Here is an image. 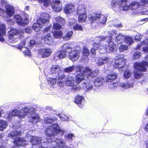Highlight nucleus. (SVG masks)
Listing matches in <instances>:
<instances>
[{"mask_svg":"<svg viewBox=\"0 0 148 148\" xmlns=\"http://www.w3.org/2000/svg\"><path fill=\"white\" fill-rule=\"evenodd\" d=\"M147 40H145L140 43H138L135 48V50H140L141 46L143 45H145L147 44Z\"/></svg>","mask_w":148,"mask_h":148,"instance_id":"nucleus-36","label":"nucleus"},{"mask_svg":"<svg viewBox=\"0 0 148 148\" xmlns=\"http://www.w3.org/2000/svg\"><path fill=\"white\" fill-rule=\"evenodd\" d=\"M131 75V73L128 71H125L123 74L124 77L125 79L129 78Z\"/></svg>","mask_w":148,"mask_h":148,"instance_id":"nucleus-55","label":"nucleus"},{"mask_svg":"<svg viewBox=\"0 0 148 148\" xmlns=\"http://www.w3.org/2000/svg\"><path fill=\"white\" fill-rule=\"evenodd\" d=\"M58 65H53L50 68V72L52 74H56L58 77V83L61 87H63L65 83L63 79L64 78V71Z\"/></svg>","mask_w":148,"mask_h":148,"instance_id":"nucleus-1","label":"nucleus"},{"mask_svg":"<svg viewBox=\"0 0 148 148\" xmlns=\"http://www.w3.org/2000/svg\"><path fill=\"white\" fill-rule=\"evenodd\" d=\"M5 11L7 14L9 16H11L14 13V8L10 5H6L5 6Z\"/></svg>","mask_w":148,"mask_h":148,"instance_id":"nucleus-12","label":"nucleus"},{"mask_svg":"<svg viewBox=\"0 0 148 148\" xmlns=\"http://www.w3.org/2000/svg\"><path fill=\"white\" fill-rule=\"evenodd\" d=\"M63 33L61 31H55L53 33L54 37L56 38H60L62 37Z\"/></svg>","mask_w":148,"mask_h":148,"instance_id":"nucleus-35","label":"nucleus"},{"mask_svg":"<svg viewBox=\"0 0 148 148\" xmlns=\"http://www.w3.org/2000/svg\"><path fill=\"white\" fill-rule=\"evenodd\" d=\"M21 131H17L16 130H14L12 131L8 135L9 136L12 138L14 137L20 136L21 135Z\"/></svg>","mask_w":148,"mask_h":148,"instance_id":"nucleus-29","label":"nucleus"},{"mask_svg":"<svg viewBox=\"0 0 148 148\" xmlns=\"http://www.w3.org/2000/svg\"><path fill=\"white\" fill-rule=\"evenodd\" d=\"M73 29L78 31H82L83 28L82 26L78 24H76L73 27Z\"/></svg>","mask_w":148,"mask_h":148,"instance_id":"nucleus-47","label":"nucleus"},{"mask_svg":"<svg viewBox=\"0 0 148 148\" xmlns=\"http://www.w3.org/2000/svg\"><path fill=\"white\" fill-rule=\"evenodd\" d=\"M86 14V8L83 5H79L77 8V14Z\"/></svg>","mask_w":148,"mask_h":148,"instance_id":"nucleus-23","label":"nucleus"},{"mask_svg":"<svg viewBox=\"0 0 148 148\" xmlns=\"http://www.w3.org/2000/svg\"><path fill=\"white\" fill-rule=\"evenodd\" d=\"M48 82L51 84L53 85L55 84L56 82V78H49L48 80Z\"/></svg>","mask_w":148,"mask_h":148,"instance_id":"nucleus-57","label":"nucleus"},{"mask_svg":"<svg viewBox=\"0 0 148 148\" xmlns=\"http://www.w3.org/2000/svg\"><path fill=\"white\" fill-rule=\"evenodd\" d=\"M30 141L32 143L33 145L37 144L38 142V139L34 137H32L31 138Z\"/></svg>","mask_w":148,"mask_h":148,"instance_id":"nucleus-49","label":"nucleus"},{"mask_svg":"<svg viewBox=\"0 0 148 148\" xmlns=\"http://www.w3.org/2000/svg\"><path fill=\"white\" fill-rule=\"evenodd\" d=\"M26 141L22 137H17L14 138L13 143L15 146L17 147H25L26 145Z\"/></svg>","mask_w":148,"mask_h":148,"instance_id":"nucleus-7","label":"nucleus"},{"mask_svg":"<svg viewBox=\"0 0 148 148\" xmlns=\"http://www.w3.org/2000/svg\"><path fill=\"white\" fill-rule=\"evenodd\" d=\"M141 39L140 36L139 34H136L134 36V40L137 42L140 41Z\"/></svg>","mask_w":148,"mask_h":148,"instance_id":"nucleus-61","label":"nucleus"},{"mask_svg":"<svg viewBox=\"0 0 148 148\" xmlns=\"http://www.w3.org/2000/svg\"><path fill=\"white\" fill-rule=\"evenodd\" d=\"M116 44L112 42V44H109L108 45V47L109 49L111 51H113L115 47Z\"/></svg>","mask_w":148,"mask_h":148,"instance_id":"nucleus-56","label":"nucleus"},{"mask_svg":"<svg viewBox=\"0 0 148 148\" xmlns=\"http://www.w3.org/2000/svg\"><path fill=\"white\" fill-rule=\"evenodd\" d=\"M130 10H134L137 9L140 5V2L136 1H132L129 4Z\"/></svg>","mask_w":148,"mask_h":148,"instance_id":"nucleus-21","label":"nucleus"},{"mask_svg":"<svg viewBox=\"0 0 148 148\" xmlns=\"http://www.w3.org/2000/svg\"><path fill=\"white\" fill-rule=\"evenodd\" d=\"M114 59L115 60L113 66L115 69L122 68L125 65L126 60L124 58L118 56L115 57Z\"/></svg>","mask_w":148,"mask_h":148,"instance_id":"nucleus-3","label":"nucleus"},{"mask_svg":"<svg viewBox=\"0 0 148 148\" xmlns=\"http://www.w3.org/2000/svg\"><path fill=\"white\" fill-rule=\"evenodd\" d=\"M29 122L32 123H36L38 121L40 120V117L38 114H37L32 116L29 117Z\"/></svg>","mask_w":148,"mask_h":148,"instance_id":"nucleus-28","label":"nucleus"},{"mask_svg":"<svg viewBox=\"0 0 148 148\" xmlns=\"http://www.w3.org/2000/svg\"><path fill=\"white\" fill-rule=\"evenodd\" d=\"M108 58L107 56L102 57L100 58L97 62L98 66H101L104 63H106L108 61Z\"/></svg>","mask_w":148,"mask_h":148,"instance_id":"nucleus-22","label":"nucleus"},{"mask_svg":"<svg viewBox=\"0 0 148 148\" xmlns=\"http://www.w3.org/2000/svg\"><path fill=\"white\" fill-rule=\"evenodd\" d=\"M74 68L73 66H70L65 68V72L69 73L73 71Z\"/></svg>","mask_w":148,"mask_h":148,"instance_id":"nucleus-60","label":"nucleus"},{"mask_svg":"<svg viewBox=\"0 0 148 148\" xmlns=\"http://www.w3.org/2000/svg\"><path fill=\"white\" fill-rule=\"evenodd\" d=\"M61 132L59 125L58 124H53L46 129L45 133L47 137L52 138L60 133Z\"/></svg>","mask_w":148,"mask_h":148,"instance_id":"nucleus-2","label":"nucleus"},{"mask_svg":"<svg viewBox=\"0 0 148 148\" xmlns=\"http://www.w3.org/2000/svg\"><path fill=\"white\" fill-rule=\"evenodd\" d=\"M125 36L121 34H119L116 37L115 39L116 41V42H118L120 40H122L123 38L124 39Z\"/></svg>","mask_w":148,"mask_h":148,"instance_id":"nucleus-53","label":"nucleus"},{"mask_svg":"<svg viewBox=\"0 0 148 148\" xmlns=\"http://www.w3.org/2000/svg\"><path fill=\"white\" fill-rule=\"evenodd\" d=\"M82 53L83 56H85L86 57H88L89 55V50L86 47L84 46L83 47Z\"/></svg>","mask_w":148,"mask_h":148,"instance_id":"nucleus-42","label":"nucleus"},{"mask_svg":"<svg viewBox=\"0 0 148 148\" xmlns=\"http://www.w3.org/2000/svg\"><path fill=\"white\" fill-rule=\"evenodd\" d=\"M53 28L54 30H59L61 28L62 26L59 23H54Z\"/></svg>","mask_w":148,"mask_h":148,"instance_id":"nucleus-46","label":"nucleus"},{"mask_svg":"<svg viewBox=\"0 0 148 148\" xmlns=\"http://www.w3.org/2000/svg\"><path fill=\"white\" fill-rule=\"evenodd\" d=\"M75 10V6L73 4H68L65 6V13L69 14L73 12Z\"/></svg>","mask_w":148,"mask_h":148,"instance_id":"nucleus-15","label":"nucleus"},{"mask_svg":"<svg viewBox=\"0 0 148 148\" xmlns=\"http://www.w3.org/2000/svg\"><path fill=\"white\" fill-rule=\"evenodd\" d=\"M145 66L148 67V62L143 61L141 62H137L134 64V68L139 72H146L147 69Z\"/></svg>","mask_w":148,"mask_h":148,"instance_id":"nucleus-4","label":"nucleus"},{"mask_svg":"<svg viewBox=\"0 0 148 148\" xmlns=\"http://www.w3.org/2000/svg\"><path fill=\"white\" fill-rule=\"evenodd\" d=\"M26 44V42L23 40L21 41L18 45V48L20 50H21L22 48L25 47Z\"/></svg>","mask_w":148,"mask_h":148,"instance_id":"nucleus-50","label":"nucleus"},{"mask_svg":"<svg viewBox=\"0 0 148 148\" xmlns=\"http://www.w3.org/2000/svg\"><path fill=\"white\" fill-rule=\"evenodd\" d=\"M72 49L71 48L67 47V49H65V53L67 52L69 53V55L71 54L72 52Z\"/></svg>","mask_w":148,"mask_h":148,"instance_id":"nucleus-62","label":"nucleus"},{"mask_svg":"<svg viewBox=\"0 0 148 148\" xmlns=\"http://www.w3.org/2000/svg\"><path fill=\"white\" fill-rule=\"evenodd\" d=\"M100 41H103L106 39H108L107 42L110 44L112 42V37L110 36H101L100 37Z\"/></svg>","mask_w":148,"mask_h":148,"instance_id":"nucleus-33","label":"nucleus"},{"mask_svg":"<svg viewBox=\"0 0 148 148\" xmlns=\"http://www.w3.org/2000/svg\"><path fill=\"white\" fill-rule=\"evenodd\" d=\"M101 14H96L94 16L92 15H90L88 17V20L91 23H93L97 20H99L100 19Z\"/></svg>","mask_w":148,"mask_h":148,"instance_id":"nucleus-20","label":"nucleus"},{"mask_svg":"<svg viewBox=\"0 0 148 148\" xmlns=\"http://www.w3.org/2000/svg\"><path fill=\"white\" fill-rule=\"evenodd\" d=\"M75 136L72 133H69L65 136V139L68 142H71L73 140V137Z\"/></svg>","mask_w":148,"mask_h":148,"instance_id":"nucleus-38","label":"nucleus"},{"mask_svg":"<svg viewBox=\"0 0 148 148\" xmlns=\"http://www.w3.org/2000/svg\"><path fill=\"white\" fill-rule=\"evenodd\" d=\"M117 77V76L115 73L108 74L106 76V82H111L116 79Z\"/></svg>","mask_w":148,"mask_h":148,"instance_id":"nucleus-24","label":"nucleus"},{"mask_svg":"<svg viewBox=\"0 0 148 148\" xmlns=\"http://www.w3.org/2000/svg\"><path fill=\"white\" fill-rule=\"evenodd\" d=\"M20 33L19 31L16 29H13L9 32L8 37L9 39L13 41L14 40V36L18 35Z\"/></svg>","mask_w":148,"mask_h":148,"instance_id":"nucleus-13","label":"nucleus"},{"mask_svg":"<svg viewBox=\"0 0 148 148\" xmlns=\"http://www.w3.org/2000/svg\"><path fill=\"white\" fill-rule=\"evenodd\" d=\"M74 79L73 77H69L65 81V84L67 86H73L74 85Z\"/></svg>","mask_w":148,"mask_h":148,"instance_id":"nucleus-31","label":"nucleus"},{"mask_svg":"<svg viewBox=\"0 0 148 148\" xmlns=\"http://www.w3.org/2000/svg\"><path fill=\"white\" fill-rule=\"evenodd\" d=\"M124 40L126 43L129 45H131L134 42L133 39L131 36H125Z\"/></svg>","mask_w":148,"mask_h":148,"instance_id":"nucleus-32","label":"nucleus"},{"mask_svg":"<svg viewBox=\"0 0 148 148\" xmlns=\"http://www.w3.org/2000/svg\"><path fill=\"white\" fill-rule=\"evenodd\" d=\"M6 27L5 24H3L0 25V41L3 42L4 39L3 38V35H5Z\"/></svg>","mask_w":148,"mask_h":148,"instance_id":"nucleus-16","label":"nucleus"},{"mask_svg":"<svg viewBox=\"0 0 148 148\" xmlns=\"http://www.w3.org/2000/svg\"><path fill=\"white\" fill-rule=\"evenodd\" d=\"M84 99V97L83 96L77 95L75 98L74 102L77 104L79 107H82V100Z\"/></svg>","mask_w":148,"mask_h":148,"instance_id":"nucleus-18","label":"nucleus"},{"mask_svg":"<svg viewBox=\"0 0 148 148\" xmlns=\"http://www.w3.org/2000/svg\"><path fill=\"white\" fill-rule=\"evenodd\" d=\"M128 48V47L127 45H121L119 47L120 51L122 52L124 51L125 50H127Z\"/></svg>","mask_w":148,"mask_h":148,"instance_id":"nucleus-48","label":"nucleus"},{"mask_svg":"<svg viewBox=\"0 0 148 148\" xmlns=\"http://www.w3.org/2000/svg\"><path fill=\"white\" fill-rule=\"evenodd\" d=\"M73 34V32L71 31L67 32L65 35V40H68L70 39Z\"/></svg>","mask_w":148,"mask_h":148,"instance_id":"nucleus-45","label":"nucleus"},{"mask_svg":"<svg viewBox=\"0 0 148 148\" xmlns=\"http://www.w3.org/2000/svg\"><path fill=\"white\" fill-rule=\"evenodd\" d=\"M132 85L131 84L128 82H126L123 83L121 85L122 87L124 88H129Z\"/></svg>","mask_w":148,"mask_h":148,"instance_id":"nucleus-52","label":"nucleus"},{"mask_svg":"<svg viewBox=\"0 0 148 148\" xmlns=\"http://www.w3.org/2000/svg\"><path fill=\"white\" fill-rule=\"evenodd\" d=\"M57 120L58 119L55 118L54 119H50L46 118L44 119V121L45 123L46 124H51L53 122Z\"/></svg>","mask_w":148,"mask_h":148,"instance_id":"nucleus-40","label":"nucleus"},{"mask_svg":"<svg viewBox=\"0 0 148 148\" xmlns=\"http://www.w3.org/2000/svg\"><path fill=\"white\" fill-rule=\"evenodd\" d=\"M99 52L101 54H103L107 51V47L105 45H101L100 44L99 46Z\"/></svg>","mask_w":148,"mask_h":148,"instance_id":"nucleus-34","label":"nucleus"},{"mask_svg":"<svg viewBox=\"0 0 148 148\" xmlns=\"http://www.w3.org/2000/svg\"><path fill=\"white\" fill-rule=\"evenodd\" d=\"M75 70L77 72H81L84 71V69L83 66L78 65L75 67Z\"/></svg>","mask_w":148,"mask_h":148,"instance_id":"nucleus-51","label":"nucleus"},{"mask_svg":"<svg viewBox=\"0 0 148 148\" xmlns=\"http://www.w3.org/2000/svg\"><path fill=\"white\" fill-rule=\"evenodd\" d=\"M14 18L17 23L23 26L27 25L28 23L29 19L27 18H25L23 19L21 16L18 14L15 15Z\"/></svg>","mask_w":148,"mask_h":148,"instance_id":"nucleus-5","label":"nucleus"},{"mask_svg":"<svg viewBox=\"0 0 148 148\" xmlns=\"http://www.w3.org/2000/svg\"><path fill=\"white\" fill-rule=\"evenodd\" d=\"M142 50L144 52L148 53V45L143 47Z\"/></svg>","mask_w":148,"mask_h":148,"instance_id":"nucleus-64","label":"nucleus"},{"mask_svg":"<svg viewBox=\"0 0 148 148\" xmlns=\"http://www.w3.org/2000/svg\"><path fill=\"white\" fill-rule=\"evenodd\" d=\"M99 71L98 70H94L92 71L89 67H87L84 69L83 73H87L88 76H90L91 77L94 78L96 77L99 73Z\"/></svg>","mask_w":148,"mask_h":148,"instance_id":"nucleus-8","label":"nucleus"},{"mask_svg":"<svg viewBox=\"0 0 148 148\" xmlns=\"http://www.w3.org/2000/svg\"><path fill=\"white\" fill-rule=\"evenodd\" d=\"M38 53L42 57L45 58L49 56L52 53V51L50 48H43L38 50Z\"/></svg>","mask_w":148,"mask_h":148,"instance_id":"nucleus-6","label":"nucleus"},{"mask_svg":"<svg viewBox=\"0 0 148 148\" xmlns=\"http://www.w3.org/2000/svg\"><path fill=\"white\" fill-rule=\"evenodd\" d=\"M80 56L79 52H75L69 55V58L73 61H75L78 60Z\"/></svg>","mask_w":148,"mask_h":148,"instance_id":"nucleus-26","label":"nucleus"},{"mask_svg":"<svg viewBox=\"0 0 148 148\" xmlns=\"http://www.w3.org/2000/svg\"><path fill=\"white\" fill-rule=\"evenodd\" d=\"M83 71L82 73H80L77 74L75 77V81L76 83H79L82 81L84 79L85 75Z\"/></svg>","mask_w":148,"mask_h":148,"instance_id":"nucleus-25","label":"nucleus"},{"mask_svg":"<svg viewBox=\"0 0 148 148\" xmlns=\"http://www.w3.org/2000/svg\"><path fill=\"white\" fill-rule=\"evenodd\" d=\"M105 82L104 78L102 77H98L96 78L94 81L95 86L97 87H99Z\"/></svg>","mask_w":148,"mask_h":148,"instance_id":"nucleus-17","label":"nucleus"},{"mask_svg":"<svg viewBox=\"0 0 148 148\" xmlns=\"http://www.w3.org/2000/svg\"><path fill=\"white\" fill-rule=\"evenodd\" d=\"M120 1V0H112L111 3L112 7L114 8L118 5L119 8V3Z\"/></svg>","mask_w":148,"mask_h":148,"instance_id":"nucleus-43","label":"nucleus"},{"mask_svg":"<svg viewBox=\"0 0 148 148\" xmlns=\"http://www.w3.org/2000/svg\"><path fill=\"white\" fill-rule=\"evenodd\" d=\"M49 18L50 16L49 14L45 13H42L41 14L39 20L42 23L45 24L48 23L49 22Z\"/></svg>","mask_w":148,"mask_h":148,"instance_id":"nucleus-10","label":"nucleus"},{"mask_svg":"<svg viewBox=\"0 0 148 148\" xmlns=\"http://www.w3.org/2000/svg\"><path fill=\"white\" fill-rule=\"evenodd\" d=\"M141 55V53L140 51H136L135 52L133 56V57L135 59L139 58Z\"/></svg>","mask_w":148,"mask_h":148,"instance_id":"nucleus-54","label":"nucleus"},{"mask_svg":"<svg viewBox=\"0 0 148 148\" xmlns=\"http://www.w3.org/2000/svg\"><path fill=\"white\" fill-rule=\"evenodd\" d=\"M36 42L34 40H32L30 42V45L31 47H33L36 44Z\"/></svg>","mask_w":148,"mask_h":148,"instance_id":"nucleus-63","label":"nucleus"},{"mask_svg":"<svg viewBox=\"0 0 148 148\" xmlns=\"http://www.w3.org/2000/svg\"><path fill=\"white\" fill-rule=\"evenodd\" d=\"M42 2H43L44 5L46 7L48 6L49 4L50 1L49 0H39Z\"/></svg>","mask_w":148,"mask_h":148,"instance_id":"nucleus-58","label":"nucleus"},{"mask_svg":"<svg viewBox=\"0 0 148 148\" xmlns=\"http://www.w3.org/2000/svg\"><path fill=\"white\" fill-rule=\"evenodd\" d=\"M143 75V74L138 73L136 71L134 72V78L136 79H140Z\"/></svg>","mask_w":148,"mask_h":148,"instance_id":"nucleus-41","label":"nucleus"},{"mask_svg":"<svg viewBox=\"0 0 148 148\" xmlns=\"http://www.w3.org/2000/svg\"><path fill=\"white\" fill-rule=\"evenodd\" d=\"M51 8L55 11L59 12L62 9V7L59 0H55L51 4Z\"/></svg>","mask_w":148,"mask_h":148,"instance_id":"nucleus-9","label":"nucleus"},{"mask_svg":"<svg viewBox=\"0 0 148 148\" xmlns=\"http://www.w3.org/2000/svg\"><path fill=\"white\" fill-rule=\"evenodd\" d=\"M41 39L43 40L45 43L48 45H50L52 42V38L49 34H47L45 36L42 37Z\"/></svg>","mask_w":148,"mask_h":148,"instance_id":"nucleus-19","label":"nucleus"},{"mask_svg":"<svg viewBox=\"0 0 148 148\" xmlns=\"http://www.w3.org/2000/svg\"><path fill=\"white\" fill-rule=\"evenodd\" d=\"M128 0H120L119 3V8H123V10L124 11H127L128 9L130 10V5L127 4Z\"/></svg>","mask_w":148,"mask_h":148,"instance_id":"nucleus-14","label":"nucleus"},{"mask_svg":"<svg viewBox=\"0 0 148 148\" xmlns=\"http://www.w3.org/2000/svg\"><path fill=\"white\" fill-rule=\"evenodd\" d=\"M7 126L6 122L3 120H0V130L3 131Z\"/></svg>","mask_w":148,"mask_h":148,"instance_id":"nucleus-37","label":"nucleus"},{"mask_svg":"<svg viewBox=\"0 0 148 148\" xmlns=\"http://www.w3.org/2000/svg\"><path fill=\"white\" fill-rule=\"evenodd\" d=\"M19 112L16 109H14L12 110L9 113V116H18Z\"/></svg>","mask_w":148,"mask_h":148,"instance_id":"nucleus-44","label":"nucleus"},{"mask_svg":"<svg viewBox=\"0 0 148 148\" xmlns=\"http://www.w3.org/2000/svg\"><path fill=\"white\" fill-rule=\"evenodd\" d=\"M19 112L18 117L20 118H24L29 112V109L26 107L22 108Z\"/></svg>","mask_w":148,"mask_h":148,"instance_id":"nucleus-11","label":"nucleus"},{"mask_svg":"<svg viewBox=\"0 0 148 148\" xmlns=\"http://www.w3.org/2000/svg\"><path fill=\"white\" fill-rule=\"evenodd\" d=\"M23 53L25 56H30L31 55V51L27 49L23 52Z\"/></svg>","mask_w":148,"mask_h":148,"instance_id":"nucleus-59","label":"nucleus"},{"mask_svg":"<svg viewBox=\"0 0 148 148\" xmlns=\"http://www.w3.org/2000/svg\"><path fill=\"white\" fill-rule=\"evenodd\" d=\"M56 56L60 59L64 58L65 56L64 51L63 50L59 51L56 54L55 56Z\"/></svg>","mask_w":148,"mask_h":148,"instance_id":"nucleus-39","label":"nucleus"},{"mask_svg":"<svg viewBox=\"0 0 148 148\" xmlns=\"http://www.w3.org/2000/svg\"><path fill=\"white\" fill-rule=\"evenodd\" d=\"M41 28L40 24L37 22L34 23L32 26V29L37 32L40 31Z\"/></svg>","mask_w":148,"mask_h":148,"instance_id":"nucleus-30","label":"nucleus"},{"mask_svg":"<svg viewBox=\"0 0 148 148\" xmlns=\"http://www.w3.org/2000/svg\"><path fill=\"white\" fill-rule=\"evenodd\" d=\"M77 14L79 15L78 18V21L79 23H82L86 22L87 17L86 14Z\"/></svg>","mask_w":148,"mask_h":148,"instance_id":"nucleus-27","label":"nucleus"}]
</instances>
